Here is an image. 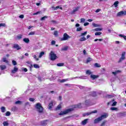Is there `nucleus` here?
<instances>
[{
    "label": "nucleus",
    "mask_w": 126,
    "mask_h": 126,
    "mask_svg": "<svg viewBox=\"0 0 126 126\" xmlns=\"http://www.w3.org/2000/svg\"><path fill=\"white\" fill-rule=\"evenodd\" d=\"M82 104L81 103H79L76 105H74L73 107L71 108H68L66 109L64 111H61L59 113L60 116H63V115H66V114H68V113H70V112H71L74 110V109H81L82 108Z\"/></svg>",
    "instance_id": "nucleus-1"
},
{
    "label": "nucleus",
    "mask_w": 126,
    "mask_h": 126,
    "mask_svg": "<svg viewBox=\"0 0 126 126\" xmlns=\"http://www.w3.org/2000/svg\"><path fill=\"white\" fill-rule=\"evenodd\" d=\"M50 59L51 61H55V60H57L58 59V57H57V55L55 54L53 51H51L49 54Z\"/></svg>",
    "instance_id": "nucleus-2"
},
{
    "label": "nucleus",
    "mask_w": 126,
    "mask_h": 126,
    "mask_svg": "<svg viewBox=\"0 0 126 126\" xmlns=\"http://www.w3.org/2000/svg\"><path fill=\"white\" fill-rule=\"evenodd\" d=\"M35 108L39 113H42L43 112V107L40 103H37L35 105Z\"/></svg>",
    "instance_id": "nucleus-3"
},
{
    "label": "nucleus",
    "mask_w": 126,
    "mask_h": 126,
    "mask_svg": "<svg viewBox=\"0 0 126 126\" xmlns=\"http://www.w3.org/2000/svg\"><path fill=\"white\" fill-rule=\"evenodd\" d=\"M70 38V36L68 35L66 33H64L63 35V37L61 38V41H66Z\"/></svg>",
    "instance_id": "nucleus-4"
},
{
    "label": "nucleus",
    "mask_w": 126,
    "mask_h": 126,
    "mask_svg": "<svg viewBox=\"0 0 126 126\" xmlns=\"http://www.w3.org/2000/svg\"><path fill=\"white\" fill-rule=\"evenodd\" d=\"M124 60H126V52H122L121 57L119 60V63H121V62H123V61H124Z\"/></svg>",
    "instance_id": "nucleus-5"
},
{
    "label": "nucleus",
    "mask_w": 126,
    "mask_h": 126,
    "mask_svg": "<svg viewBox=\"0 0 126 126\" xmlns=\"http://www.w3.org/2000/svg\"><path fill=\"white\" fill-rule=\"evenodd\" d=\"M56 102L55 101H52L48 105L49 110H52L54 105H56Z\"/></svg>",
    "instance_id": "nucleus-6"
},
{
    "label": "nucleus",
    "mask_w": 126,
    "mask_h": 126,
    "mask_svg": "<svg viewBox=\"0 0 126 126\" xmlns=\"http://www.w3.org/2000/svg\"><path fill=\"white\" fill-rule=\"evenodd\" d=\"M123 15H126V10L124 11H121L118 12L117 14V16H123Z\"/></svg>",
    "instance_id": "nucleus-7"
},
{
    "label": "nucleus",
    "mask_w": 126,
    "mask_h": 126,
    "mask_svg": "<svg viewBox=\"0 0 126 126\" xmlns=\"http://www.w3.org/2000/svg\"><path fill=\"white\" fill-rule=\"evenodd\" d=\"M109 115L108 113H104V114L102 115L101 117H100L101 121L102 120H104V119H107L108 118Z\"/></svg>",
    "instance_id": "nucleus-8"
},
{
    "label": "nucleus",
    "mask_w": 126,
    "mask_h": 126,
    "mask_svg": "<svg viewBox=\"0 0 126 126\" xmlns=\"http://www.w3.org/2000/svg\"><path fill=\"white\" fill-rule=\"evenodd\" d=\"M13 48L14 49H16V50H21V47L20 46H19V45L18 44H14L13 45Z\"/></svg>",
    "instance_id": "nucleus-9"
},
{
    "label": "nucleus",
    "mask_w": 126,
    "mask_h": 126,
    "mask_svg": "<svg viewBox=\"0 0 126 126\" xmlns=\"http://www.w3.org/2000/svg\"><path fill=\"white\" fill-rule=\"evenodd\" d=\"M101 121H102V119H101V118L98 117L94 120V124H98V123H99V122H101Z\"/></svg>",
    "instance_id": "nucleus-10"
},
{
    "label": "nucleus",
    "mask_w": 126,
    "mask_h": 126,
    "mask_svg": "<svg viewBox=\"0 0 126 126\" xmlns=\"http://www.w3.org/2000/svg\"><path fill=\"white\" fill-rule=\"evenodd\" d=\"M88 121H89V119H85L82 122L81 124L83 126H85V125L88 123Z\"/></svg>",
    "instance_id": "nucleus-11"
},
{
    "label": "nucleus",
    "mask_w": 126,
    "mask_h": 126,
    "mask_svg": "<svg viewBox=\"0 0 126 126\" xmlns=\"http://www.w3.org/2000/svg\"><path fill=\"white\" fill-rule=\"evenodd\" d=\"M78 87H79V88H80V89H84L85 90H91V88H88L82 86H78Z\"/></svg>",
    "instance_id": "nucleus-12"
},
{
    "label": "nucleus",
    "mask_w": 126,
    "mask_h": 126,
    "mask_svg": "<svg viewBox=\"0 0 126 126\" xmlns=\"http://www.w3.org/2000/svg\"><path fill=\"white\" fill-rule=\"evenodd\" d=\"M17 70H18V68H17L16 66H14V69L12 70L11 72L12 73L14 74L17 72Z\"/></svg>",
    "instance_id": "nucleus-13"
},
{
    "label": "nucleus",
    "mask_w": 126,
    "mask_h": 126,
    "mask_svg": "<svg viewBox=\"0 0 126 126\" xmlns=\"http://www.w3.org/2000/svg\"><path fill=\"white\" fill-rule=\"evenodd\" d=\"M98 77H99V76L93 75V74L91 75V78H92V79H93V80H94V79H96L98 78Z\"/></svg>",
    "instance_id": "nucleus-14"
},
{
    "label": "nucleus",
    "mask_w": 126,
    "mask_h": 126,
    "mask_svg": "<svg viewBox=\"0 0 126 126\" xmlns=\"http://www.w3.org/2000/svg\"><path fill=\"white\" fill-rule=\"evenodd\" d=\"M78 9H79V7H76L71 12L72 14H74L76 11H78Z\"/></svg>",
    "instance_id": "nucleus-15"
},
{
    "label": "nucleus",
    "mask_w": 126,
    "mask_h": 126,
    "mask_svg": "<svg viewBox=\"0 0 126 126\" xmlns=\"http://www.w3.org/2000/svg\"><path fill=\"white\" fill-rule=\"evenodd\" d=\"M23 41L24 42H25V43H26L27 44H28V43L30 42V40H29V38H24Z\"/></svg>",
    "instance_id": "nucleus-16"
},
{
    "label": "nucleus",
    "mask_w": 126,
    "mask_h": 126,
    "mask_svg": "<svg viewBox=\"0 0 126 126\" xmlns=\"http://www.w3.org/2000/svg\"><path fill=\"white\" fill-rule=\"evenodd\" d=\"M47 122H48V120H45V121H42L41 122V124L42 126H47Z\"/></svg>",
    "instance_id": "nucleus-17"
},
{
    "label": "nucleus",
    "mask_w": 126,
    "mask_h": 126,
    "mask_svg": "<svg viewBox=\"0 0 126 126\" xmlns=\"http://www.w3.org/2000/svg\"><path fill=\"white\" fill-rule=\"evenodd\" d=\"M0 68L1 70H4V69H5L6 68V66L5 65H0Z\"/></svg>",
    "instance_id": "nucleus-18"
},
{
    "label": "nucleus",
    "mask_w": 126,
    "mask_h": 126,
    "mask_svg": "<svg viewBox=\"0 0 126 126\" xmlns=\"http://www.w3.org/2000/svg\"><path fill=\"white\" fill-rule=\"evenodd\" d=\"M86 74H87L88 75H90V74H92V72H91V70H87L86 71Z\"/></svg>",
    "instance_id": "nucleus-19"
},
{
    "label": "nucleus",
    "mask_w": 126,
    "mask_h": 126,
    "mask_svg": "<svg viewBox=\"0 0 126 126\" xmlns=\"http://www.w3.org/2000/svg\"><path fill=\"white\" fill-rule=\"evenodd\" d=\"M92 25H93V26H94V27H101V25H98L94 23H93Z\"/></svg>",
    "instance_id": "nucleus-20"
},
{
    "label": "nucleus",
    "mask_w": 126,
    "mask_h": 126,
    "mask_svg": "<svg viewBox=\"0 0 126 126\" xmlns=\"http://www.w3.org/2000/svg\"><path fill=\"white\" fill-rule=\"evenodd\" d=\"M87 34V32H84L81 33L80 37H83V36H86Z\"/></svg>",
    "instance_id": "nucleus-21"
},
{
    "label": "nucleus",
    "mask_w": 126,
    "mask_h": 126,
    "mask_svg": "<svg viewBox=\"0 0 126 126\" xmlns=\"http://www.w3.org/2000/svg\"><path fill=\"white\" fill-rule=\"evenodd\" d=\"M119 37H121V38H124V39L125 40H126V36L124 35V34H120L119 35Z\"/></svg>",
    "instance_id": "nucleus-22"
},
{
    "label": "nucleus",
    "mask_w": 126,
    "mask_h": 126,
    "mask_svg": "<svg viewBox=\"0 0 126 126\" xmlns=\"http://www.w3.org/2000/svg\"><path fill=\"white\" fill-rule=\"evenodd\" d=\"M44 55H45V52H44L43 51L41 52L39 54V58H42V57H43Z\"/></svg>",
    "instance_id": "nucleus-23"
},
{
    "label": "nucleus",
    "mask_w": 126,
    "mask_h": 126,
    "mask_svg": "<svg viewBox=\"0 0 126 126\" xmlns=\"http://www.w3.org/2000/svg\"><path fill=\"white\" fill-rule=\"evenodd\" d=\"M15 104L16 105H21V104H22V101H21L20 100H18L15 102Z\"/></svg>",
    "instance_id": "nucleus-24"
},
{
    "label": "nucleus",
    "mask_w": 126,
    "mask_h": 126,
    "mask_svg": "<svg viewBox=\"0 0 126 126\" xmlns=\"http://www.w3.org/2000/svg\"><path fill=\"white\" fill-rule=\"evenodd\" d=\"M79 41H81V42H83V41H86V38L83 36L79 39Z\"/></svg>",
    "instance_id": "nucleus-25"
},
{
    "label": "nucleus",
    "mask_w": 126,
    "mask_h": 126,
    "mask_svg": "<svg viewBox=\"0 0 126 126\" xmlns=\"http://www.w3.org/2000/svg\"><path fill=\"white\" fill-rule=\"evenodd\" d=\"M119 72H121V71L117 70L115 72H112V74H114V75H117V74H118V73H119Z\"/></svg>",
    "instance_id": "nucleus-26"
},
{
    "label": "nucleus",
    "mask_w": 126,
    "mask_h": 126,
    "mask_svg": "<svg viewBox=\"0 0 126 126\" xmlns=\"http://www.w3.org/2000/svg\"><path fill=\"white\" fill-rule=\"evenodd\" d=\"M89 115H91V112H87L83 114V117H85V116H89Z\"/></svg>",
    "instance_id": "nucleus-27"
},
{
    "label": "nucleus",
    "mask_w": 126,
    "mask_h": 126,
    "mask_svg": "<svg viewBox=\"0 0 126 126\" xmlns=\"http://www.w3.org/2000/svg\"><path fill=\"white\" fill-rule=\"evenodd\" d=\"M62 108V105L61 104H59L57 106V107L56 108V110L58 111V110H60Z\"/></svg>",
    "instance_id": "nucleus-28"
},
{
    "label": "nucleus",
    "mask_w": 126,
    "mask_h": 126,
    "mask_svg": "<svg viewBox=\"0 0 126 126\" xmlns=\"http://www.w3.org/2000/svg\"><path fill=\"white\" fill-rule=\"evenodd\" d=\"M57 66H63L64 65V63H59L57 64Z\"/></svg>",
    "instance_id": "nucleus-29"
},
{
    "label": "nucleus",
    "mask_w": 126,
    "mask_h": 126,
    "mask_svg": "<svg viewBox=\"0 0 126 126\" xmlns=\"http://www.w3.org/2000/svg\"><path fill=\"white\" fill-rule=\"evenodd\" d=\"M85 77H86V76H83L81 77H76L74 78H80L81 79H85Z\"/></svg>",
    "instance_id": "nucleus-30"
},
{
    "label": "nucleus",
    "mask_w": 126,
    "mask_h": 126,
    "mask_svg": "<svg viewBox=\"0 0 126 126\" xmlns=\"http://www.w3.org/2000/svg\"><path fill=\"white\" fill-rule=\"evenodd\" d=\"M110 110H111V111H118V108H117V107H111Z\"/></svg>",
    "instance_id": "nucleus-31"
},
{
    "label": "nucleus",
    "mask_w": 126,
    "mask_h": 126,
    "mask_svg": "<svg viewBox=\"0 0 126 126\" xmlns=\"http://www.w3.org/2000/svg\"><path fill=\"white\" fill-rule=\"evenodd\" d=\"M91 61H92V58H88L87 59V63H90V62H91Z\"/></svg>",
    "instance_id": "nucleus-32"
},
{
    "label": "nucleus",
    "mask_w": 126,
    "mask_h": 126,
    "mask_svg": "<svg viewBox=\"0 0 126 126\" xmlns=\"http://www.w3.org/2000/svg\"><path fill=\"white\" fill-rule=\"evenodd\" d=\"M27 63H28V64H30V65L29 66V67H30V68H32V67H33V64H32V63H31L30 62H27Z\"/></svg>",
    "instance_id": "nucleus-33"
},
{
    "label": "nucleus",
    "mask_w": 126,
    "mask_h": 126,
    "mask_svg": "<svg viewBox=\"0 0 126 126\" xmlns=\"http://www.w3.org/2000/svg\"><path fill=\"white\" fill-rule=\"evenodd\" d=\"M47 18H48V16H45L42 17L41 18L40 20H41V21H43L45 20V19H47Z\"/></svg>",
    "instance_id": "nucleus-34"
},
{
    "label": "nucleus",
    "mask_w": 126,
    "mask_h": 126,
    "mask_svg": "<svg viewBox=\"0 0 126 126\" xmlns=\"http://www.w3.org/2000/svg\"><path fill=\"white\" fill-rule=\"evenodd\" d=\"M94 31H96V32L102 31V29H101L100 28H96L94 30Z\"/></svg>",
    "instance_id": "nucleus-35"
},
{
    "label": "nucleus",
    "mask_w": 126,
    "mask_h": 126,
    "mask_svg": "<svg viewBox=\"0 0 126 126\" xmlns=\"http://www.w3.org/2000/svg\"><path fill=\"white\" fill-rule=\"evenodd\" d=\"M67 49H68V47L67 46H65L62 48V51H67Z\"/></svg>",
    "instance_id": "nucleus-36"
},
{
    "label": "nucleus",
    "mask_w": 126,
    "mask_h": 126,
    "mask_svg": "<svg viewBox=\"0 0 126 126\" xmlns=\"http://www.w3.org/2000/svg\"><path fill=\"white\" fill-rule=\"evenodd\" d=\"M3 63H8V61L6 60V58H3L2 59Z\"/></svg>",
    "instance_id": "nucleus-37"
},
{
    "label": "nucleus",
    "mask_w": 126,
    "mask_h": 126,
    "mask_svg": "<svg viewBox=\"0 0 126 126\" xmlns=\"http://www.w3.org/2000/svg\"><path fill=\"white\" fill-rule=\"evenodd\" d=\"M1 110L2 113H4V112H5V107H4L3 106L1 107Z\"/></svg>",
    "instance_id": "nucleus-38"
},
{
    "label": "nucleus",
    "mask_w": 126,
    "mask_h": 126,
    "mask_svg": "<svg viewBox=\"0 0 126 126\" xmlns=\"http://www.w3.org/2000/svg\"><path fill=\"white\" fill-rule=\"evenodd\" d=\"M33 67H34V68H39L40 67V66H39V65L37 64H34Z\"/></svg>",
    "instance_id": "nucleus-39"
},
{
    "label": "nucleus",
    "mask_w": 126,
    "mask_h": 126,
    "mask_svg": "<svg viewBox=\"0 0 126 126\" xmlns=\"http://www.w3.org/2000/svg\"><path fill=\"white\" fill-rule=\"evenodd\" d=\"M68 81V79H63L60 81V82L63 83V82H65V81Z\"/></svg>",
    "instance_id": "nucleus-40"
},
{
    "label": "nucleus",
    "mask_w": 126,
    "mask_h": 126,
    "mask_svg": "<svg viewBox=\"0 0 126 126\" xmlns=\"http://www.w3.org/2000/svg\"><path fill=\"white\" fill-rule=\"evenodd\" d=\"M101 34H102V32H96L95 33V36H100V35H101Z\"/></svg>",
    "instance_id": "nucleus-41"
},
{
    "label": "nucleus",
    "mask_w": 126,
    "mask_h": 126,
    "mask_svg": "<svg viewBox=\"0 0 126 126\" xmlns=\"http://www.w3.org/2000/svg\"><path fill=\"white\" fill-rule=\"evenodd\" d=\"M3 125L4 126H8V122H3Z\"/></svg>",
    "instance_id": "nucleus-42"
},
{
    "label": "nucleus",
    "mask_w": 126,
    "mask_h": 126,
    "mask_svg": "<svg viewBox=\"0 0 126 126\" xmlns=\"http://www.w3.org/2000/svg\"><path fill=\"white\" fill-rule=\"evenodd\" d=\"M35 35V32H31L29 33V36Z\"/></svg>",
    "instance_id": "nucleus-43"
},
{
    "label": "nucleus",
    "mask_w": 126,
    "mask_h": 126,
    "mask_svg": "<svg viewBox=\"0 0 126 126\" xmlns=\"http://www.w3.org/2000/svg\"><path fill=\"white\" fill-rule=\"evenodd\" d=\"M118 4H119V1H116L114 3V5H115V7H117V6H118Z\"/></svg>",
    "instance_id": "nucleus-44"
},
{
    "label": "nucleus",
    "mask_w": 126,
    "mask_h": 126,
    "mask_svg": "<svg viewBox=\"0 0 126 126\" xmlns=\"http://www.w3.org/2000/svg\"><path fill=\"white\" fill-rule=\"evenodd\" d=\"M5 116H6V117H9V116H10V112L9 111H7L5 113Z\"/></svg>",
    "instance_id": "nucleus-45"
},
{
    "label": "nucleus",
    "mask_w": 126,
    "mask_h": 126,
    "mask_svg": "<svg viewBox=\"0 0 126 126\" xmlns=\"http://www.w3.org/2000/svg\"><path fill=\"white\" fill-rule=\"evenodd\" d=\"M97 41H99V42H102L103 41V39H94V42H97Z\"/></svg>",
    "instance_id": "nucleus-46"
},
{
    "label": "nucleus",
    "mask_w": 126,
    "mask_h": 126,
    "mask_svg": "<svg viewBox=\"0 0 126 126\" xmlns=\"http://www.w3.org/2000/svg\"><path fill=\"white\" fill-rule=\"evenodd\" d=\"M82 28H77L76 31L77 32H79V31H82Z\"/></svg>",
    "instance_id": "nucleus-47"
},
{
    "label": "nucleus",
    "mask_w": 126,
    "mask_h": 126,
    "mask_svg": "<svg viewBox=\"0 0 126 126\" xmlns=\"http://www.w3.org/2000/svg\"><path fill=\"white\" fill-rule=\"evenodd\" d=\"M89 102H90L89 100H86L85 102V105L88 106V105H89Z\"/></svg>",
    "instance_id": "nucleus-48"
},
{
    "label": "nucleus",
    "mask_w": 126,
    "mask_h": 126,
    "mask_svg": "<svg viewBox=\"0 0 126 126\" xmlns=\"http://www.w3.org/2000/svg\"><path fill=\"white\" fill-rule=\"evenodd\" d=\"M94 66H95V67H100L101 65H100L99 64H98L97 63H95L94 64Z\"/></svg>",
    "instance_id": "nucleus-49"
},
{
    "label": "nucleus",
    "mask_w": 126,
    "mask_h": 126,
    "mask_svg": "<svg viewBox=\"0 0 126 126\" xmlns=\"http://www.w3.org/2000/svg\"><path fill=\"white\" fill-rule=\"evenodd\" d=\"M17 38L19 39V40H20V39H21L22 38V34H20L19 35H18L17 36Z\"/></svg>",
    "instance_id": "nucleus-50"
},
{
    "label": "nucleus",
    "mask_w": 126,
    "mask_h": 126,
    "mask_svg": "<svg viewBox=\"0 0 126 126\" xmlns=\"http://www.w3.org/2000/svg\"><path fill=\"white\" fill-rule=\"evenodd\" d=\"M97 112H98V111H97V110H94V111L90 112L91 115V114H96V113H97Z\"/></svg>",
    "instance_id": "nucleus-51"
},
{
    "label": "nucleus",
    "mask_w": 126,
    "mask_h": 126,
    "mask_svg": "<svg viewBox=\"0 0 126 126\" xmlns=\"http://www.w3.org/2000/svg\"><path fill=\"white\" fill-rule=\"evenodd\" d=\"M5 26V24L4 23H0V27H4Z\"/></svg>",
    "instance_id": "nucleus-52"
},
{
    "label": "nucleus",
    "mask_w": 126,
    "mask_h": 126,
    "mask_svg": "<svg viewBox=\"0 0 126 126\" xmlns=\"http://www.w3.org/2000/svg\"><path fill=\"white\" fill-rule=\"evenodd\" d=\"M58 8H60V9H63V8L62 7H60V6H57L55 7L56 10H57Z\"/></svg>",
    "instance_id": "nucleus-53"
},
{
    "label": "nucleus",
    "mask_w": 126,
    "mask_h": 126,
    "mask_svg": "<svg viewBox=\"0 0 126 126\" xmlns=\"http://www.w3.org/2000/svg\"><path fill=\"white\" fill-rule=\"evenodd\" d=\"M12 63H13V65H16V64H17L16 61H15L14 60L12 61Z\"/></svg>",
    "instance_id": "nucleus-54"
},
{
    "label": "nucleus",
    "mask_w": 126,
    "mask_h": 126,
    "mask_svg": "<svg viewBox=\"0 0 126 126\" xmlns=\"http://www.w3.org/2000/svg\"><path fill=\"white\" fill-rule=\"evenodd\" d=\"M84 22H85V19L81 18V23H84Z\"/></svg>",
    "instance_id": "nucleus-55"
},
{
    "label": "nucleus",
    "mask_w": 126,
    "mask_h": 126,
    "mask_svg": "<svg viewBox=\"0 0 126 126\" xmlns=\"http://www.w3.org/2000/svg\"><path fill=\"white\" fill-rule=\"evenodd\" d=\"M29 101H30L31 102H34L35 101V99H34L33 98H30Z\"/></svg>",
    "instance_id": "nucleus-56"
},
{
    "label": "nucleus",
    "mask_w": 126,
    "mask_h": 126,
    "mask_svg": "<svg viewBox=\"0 0 126 126\" xmlns=\"http://www.w3.org/2000/svg\"><path fill=\"white\" fill-rule=\"evenodd\" d=\"M54 35L56 36V37H58V32L57 31H55L54 33Z\"/></svg>",
    "instance_id": "nucleus-57"
},
{
    "label": "nucleus",
    "mask_w": 126,
    "mask_h": 126,
    "mask_svg": "<svg viewBox=\"0 0 126 126\" xmlns=\"http://www.w3.org/2000/svg\"><path fill=\"white\" fill-rule=\"evenodd\" d=\"M33 58H34V59H35V61H39V59L37 58V56L36 55H34Z\"/></svg>",
    "instance_id": "nucleus-58"
},
{
    "label": "nucleus",
    "mask_w": 126,
    "mask_h": 126,
    "mask_svg": "<svg viewBox=\"0 0 126 126\" xmlns=\"http://www.w3.org/2000/svg\"><path fill=\"white\" fill-rule=\"evenodd\" d=\"M116 105H117V102L116 101H114L113 104H112V106H113V107L116 106Z\"/></svg>",
    "instance_id": "nucleus-59"
},
{
    "label": "nucleus",
    "mask_w": 126,
    "mask_h": 126,
    "mask_svg": "<svg viewBox=\"0 0 126 126\" xmlns=\"http://www.w3.org/2000/svg\"><path fill=\"white\" fill-rule=\"evenodd\" d=\"M55 44H56V41L55 40H52L51 41V45H55Z\"/></svg>",
    "instance_id": "nucleus-60"
},
{
    "label": "nucleus",
    "mask_w": 126,
    "mask_h": 126,
    "mask_svg": "<svg viewBox=\"0 0 126 126\" xmlns=\"http://www.w3.org/2000/svg\"><path fill=\"white\" fill-rule=\"evenodd\" d=\"M19 18H22V19H23L24 18V15H20L19 16Z\"/></svg>",
    "instance_id": "nucleus-61"
},
{
    "label": "nucleus",
    "mask_w": 126,
    "mask_h": 126,
    "mask_svg": "<svg viewBox=\"0 0 126 126\" xmlns=\"http://www.w3.org/2000/svg\"><path fill=\"white\" fill-rule=\"evenodd\" d=\"M101 11V9H97V10H95V12L96 13H98V12H100Z\"/></svg>",
    "instance_id": "nucleus-62"
},
{
    "label": "nucleus",
    "mask_w": 126,
    "mask_h": 126,
    "mask_svg": "<svg viewBox=\"0 0 126 126\" xmlns=\"http://www.w3.org/2000/svg\"><path fill=\"white\" fill-rule=\"evenodd\" d=\"M92 96H93V97H95V96H96V92H94L93 93Z\"/></svg>",
    "instance_id": "nucleus-63"
},
{
    "label": "nucleus",
    "mask_w": 126,
    "mask_h": 126,
    "mask_svg": "<svg viewBox=\"0 0 126 126\" xmlns=\"http://www.w3.org/2000/svg\"><path fill=\"white\" fill-rule=\"evenodd\" d=\"M51 22H52V23H53V24H57V21H54V20H52L51 21Z\"/></svg>",
    "instance_id": "nucleus-64"
}]
</instances>
